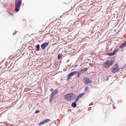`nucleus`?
<instances>
[{
  "mask_svg": "<svg viewBox=\"0 0 126 126\" xmlns=\"http://www.w3.org/2000/svg\"><path fill=\"white\" fill-rule=\"evenodd\" d=\"M76 97L75 95L72 93H70L64 95V98L67 101L73 100Z\"/></svg>",
  "mask_w": 126,
  "mask_h": 126,
  "instance_id": "1",
  "label": "nucleus"
},
{
  "mask_svg": "<svg viewBox=\"0 0 126 126\" xmlns=\"http://www.w3.org/2000/svg\"><path fill=\"white\" fill-rule=\"evenodd\" d=\"M114 63L112 60L110 61L107 60V62H105L103 64V67L104 68H107L111 66Z\"/></svg>",
  "mask_w": 126,
  "mask_h": 126,
  "instance_id": "2",
  "label": "nucleus"
},
{
  "mask_svg": "<svg viewBox=\"0 0 126 126\" xmlns=\"http://www.w3.org/2000/svg\"><path fill=\"white\" fill-rule=\"evenodd\" d=\"M22 3L21 0H18L17 4H15V11L18 12L19 10V8Z\"/></svg>",
  "mask_w": 126,
  "mask_h": 126,
  "instance_id": "3",
  "label": "nucleus"
},
{
  "mask_svg": "<svg viewBox=\"0 0 126 126\" xmlns=\"http://www.w3.org/2000/svg\"><path fill=\"white\" fill-rule=\"evenodd\" d=\"M120 69L119 66L117 64L113 65L111 68V71L113 73H115Z\"/></svg>",
  "mask_w": 126,
  "mask_h": 126,
  "instance_id": "4",
  "label": "nucleus"
},
{
  "mask_svg": "<svg viewBox=\"0 0 126 126\" xmlns=\"http://www.w3.org/2000/svg\"><path fill=\"white\" fill-rule=\"evenodd\" d=\"M83 82L85 84H88L89 83H92V81L89 79L87 77H84L83 79Z\"/></svg>",
  "mask_w": 126,
  "mask_h": 126,
  "instance_id": "5",
  "label": "nucleus"
},
{
  "mask_svg": "<svg viewBox=\"0 0 126 126\" xmlns=\"http://www.w3.org/2000/svg\"><path fill=\"white\" fill-rule=\"evenodd\" d=\"M48 42H47L42 44L41 46V47L42 50H44L48 45Z\"/></svg>",
  "mask_w": 126,
  "mask_h": 126,
  "instance_id": "6",
  "label": "nucleus"
},
{
  "mask_svg": "<svg viewBox=\"0 0 126 126\" xmlns=\"http://www.w3.org/2000/svg\"><path fill=\"white\" fill-rule=\"evenodd\" d=\"M50 120L49 119H47L40 122V123L39 124V126L41 125H42L45 124L47 122H49Z\"/></svg>",
  "mask_w": 126,
  "mask_h": 126,
  "instance_id": "7",
  "label": "nucleus"
},
{
  "mask_svg": "<svg viewBox=\"0 0 126 126\" xmlns=\"http://www.w3.org/2000/svg\"><path fill=\"white\" fill-rule=\"evenodd\" d=\"M77 73V71H75L70 72V73L68 75L70 77L72 76H73L75 75H76Z\"/></svg>",
  "mask_w": 126,
  "mask_h": 126,
  "instance_id": "8",
  "label": "nucleus"
},
{
  "mask_svg": "<svg viewBox=\"0 0 126 126\" xmlns=\"http://www.w3.org/2000/svg\"><path fill=\"white\" fill-rule=\"evenodd\" d=\"M83 73H82V72L81 71V70L80 71L77 72V77L78 78H79V77L80 75V74H82Z\"/></svg>",
  "mask_w": 126,
  "mask_h": 126,
  "instance_id": "9",
  "label": "nucleus"
},
{
  "mask_svg": "<svg viewBox=\"0 0 126 126\" xmlns=\"http://www.w3.org/2000/svg\"><path fill=\"white\" fill-rule=\"evenodd\" d=\"M126 41L124 43H122L120 46V48H122L124 46H126Z\"/></svg>",
  "mask_w": 126,
  "mask_h": 126,
  "instance_id": "10",
  "label": "nucleus"
},
{
  "mask_svg": "<svg viewBox=\"0 0 126 126\" xmlns=\"http://www.w3.org/2000/svg\"><path fill=\"white\" fill-rule=\"evenodd\" d=\"M76 102H75V101H74V102H73L71 104V106L74 108L76 107L77 106L76 104Z\"/></svg>",
  "mask_w": 126,
  "mask_h": 126,
  "instance_id": "11",
  "label": "nucleus"
},
{
  "mask_svg": "<svg viewBox=\"0 0 126 126\" xmlns=\"http://www.w3.org/2000/svg\"><path fill=\"white\" fill-rule=\"evenodd\" d=\"M36 50L37 51H38L40 49V46L38 44L36 46Z\"/></svg>",
  "mask_w": 126,
  "mask_h": 126,
  "instance_id": "12",
  "label": "nucleus"
},
{
  "mask_svg": "<svg viewBox=\"0 0 126 126\" xmlns=\"http://www.w3.org/2000/svg\"><path fill=\"white\" fill-rule=\"evenodd\" d=\"M88 70V68H83L81 69L80 70L82 73H83L84 72H85L87 71Z\"/></svg>",
  "mask_w": 126,
  "mask_h": 126,
  "instance_id": "13",
  "label": "nucleus"
},
{
  "mask_svg": "<svg viewBox=\"0 0 126 126\" xmlns=\"http://www.w3.org/2000/svg\"><path fill=\"white\" fill-rule=\"evenodd\" d=\"M8 67L7 69L8 70H10L12 68V66H11V64L8 65Z\"/></svg>",
  "mask_w": 126,
  "mask_h": 126,
  "instance_id": "14",
  "label": "nucleus"
},
{
  "mask_svg": "<svg viewBox=\"0 0 126 126\" xmlns=\"http://www.w3.org/2000/svg\"><path fill=\"white\" fill-rule=\"evenodd\" d=\"M118 49H116L115 50H114L113 52H112L114 55L118 51Z\"/></svg>",
  "mask_w": 126,
  "mask_h": 126,
  "instance_id": "15",
  "label": "nucleus"
},
{
  "mask_svg": "<svg viewBox=\"0 0 126 126\" xmlns=\"http://www.w3.org/2000/svg\"><path fill=\"white\" fill-rule=\"evenodd\" d=\"M79 98V97L78 96H77L76 98V100L75 101V102H77L78 101Z\"/></svg>",
  "mask_w": 126,
  "mask_h": 126,
  "instance_id": "16",
  "label": "nucleus"
},
{
  "mask_svg": "<svg viewBox=\"0 0 126 126\" xmlns=\"http://www.w3.org/2000/svg\"><path fill=\"white\" fill-rule=\"evenodd\" d=\"M58 90H55L54 91L52 92V93L54 94H57V93L58 92Z\"/></svg>",
  "mask_w": 126,
  "mask_h": 126,
  "instance_id": "17",
  "label": "nucleus"
},
{
  "mask_svg": "<svg viewBox=\"0 0 126 126\" xmlns=\"http://www.w3.org/2000/svg\"><path fill=\"white\" fill-rule=\"evenodd\" d=\"M62 55H61L60 53H59L58 54V58L59 60L60 58L61 57Z\"/></svg>",
  "mask_w": 126,
  "mask_h": 126,
  "instance_id": "18",
  "label": "nucleus"
},
{
  "mask_svg": "<svg viewBox=\"0 0 126 126\" xmlns=\"http://www.w3.org/2000/svg\"><path fill=\"white\" fill-rule=\"evenodd\" d=\"M107 55H108L110 56H112L114 55L113 54V53H108L107 54Z\"/></svg>",
  "mask_w": 126,
  "mask_h": 126,
  "instance_id": "19",
  "label": "nucleus"
},
{
  "mask_svg": "<svg viewBox=\"0 0 126 126\" xmlns=\"http://www.w3.org/2000/svg\"><path fill=\"white\" fill-rule=\"evenodd\" d=\"M84 94V93H82L81 94H79V95H78V96L79 97V98L81 97Z\"/></svg>",
  "mask_w": 126,
  "mask_h": 126,
  "instance_id": "20",
  "label": "nucleus"
},
{
  "mask_svg": "<svg viewBox=\"0 0 126 126\" xmlns=\"http://www.w3.org/2000/svg\"><path fill=\"white\" fill-rule=\"evenodd\" d=\"M88 87H86L85 88V89H84V90L85 91L87 92L88 91Z\"/></svg>",
  "mask_w": 126,
  "mask_h": 126,
  "instance_id": "21",
  "label": "nucleus"
},
{
  "mask_svg": "<svg viewBox=\"0 0 126 126\" xmlns=\"http://www.w3.org/2000/svg\"><path fill=\"white\" fill-rule=\"evenodd\" d=\"M53 97L52 96H50L49 98V102H51L52 101V99Z\"/></svg>",
  "mask_w": 126,
  "mask_h": 126,
  "instance_id": "22",
  "label": "nucleus"
},
{
  "mask_svg": "<svg viewBox=\"0 0 126 126\" xmlns=\"http://www.w3.org/2000/svg\"><path fill=\"white\" fill-rule=\"evenodd\" d=\"M70 77H70V76H69L68 75L67 78L66 79L67 81V80H68L69 79H70Z\"/></svg>",
  "mask_w": 126,
  "mask_h": 126,
  "instance_id": "23",
  "label": "nucleus"
},
{
  "mask_svg": "<svg viewBox=\"0 0 126 126\" xmlns=\"http://www.w3.org/2000/svg\"><path fill=\"white\" fill-rule=\"evenodd\" d=\"M54 95V94L52 93L50 95V96L53 97Z\"/></svg>",
  "mask_w": 126,
  "mask_h": 126,
  "instance_id": "24",
  "label": "nucleus"
},
{
  "mask_svg": "<svg viewBox=\"0 0 126 126\" xmlns=\"http://www.w3.org/2000/svg\"><path fill=\"white\" fill-rule=\"evenodd\" d=\"M40 111L38 110H36V111L35 112V113L36 114H37V113H38Z\"/></svg>",
  "mask_w": 126,
  "mask_h": 126,
  "instance_id": "25",
  "label": "nucleus"
},
{
  "mask_svg": "<svg viewBox=\"0 0 126 126\" xmlns=\"http://www.w3.org/2000/svg\"><path fill=\"white\" fill-rule=\"evenodd\" d=\"M5 124L6 125H7L8 124V123L7 122H5Z\"/></svg>",
  "mask_w": 126,
  "mask_h": 126,
  "instance_id": "26",
  "label": "nucleus"
},
{
  "mask_svg": "<svg viewBox=\"0 0 126 126\" xmlns=\"http://www.w3.org/2000/svg\"><path fill=\"white\" fill-rule=\"evenodd\" d=\"M17 0H15V4H17Z\"/></svg>",
  "mask_w": 126,
  "mask_h": 126,
  "instance_id": "27",
  "label": "nucleus"
},
{
  "mask_svg": "<svg viewBox=\"0 0 126 126\" xmlns=\"http://www.w3.org/2000/svg\"><path fill=\"white\" fill-rule=\"evenodd\" d=\"M109 79V78H108L106 80H108V79Z\"/></svg>",
  "mask_w": 126,
  "mask_h": 126,
  "instance_id": "28",
  "label": "nucleus"
},
{
  "mask_svg": "<svg viewBox=\"0 0 126 126\" xmlns=\"http://www.w3.org/2000/svg\"><path fill=\"white\" fill-rule=\"evenodd\" d=\"M76 66H77V65H76V66H75V67H74V68H75V67H76Z\"/></svg>",
  "mask_w": 126,
  "mask_h": 126,
  "instance_id": "29",
  "label": "nucleus"
}]
</instances>
